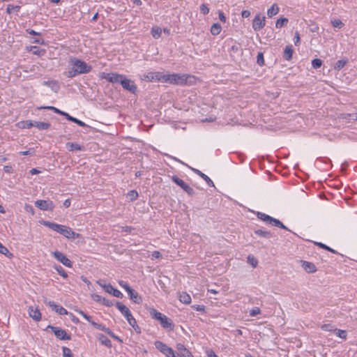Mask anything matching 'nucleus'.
I'll list each match as a JSON object with an SVG mask.
<instances>
[{
  "instance_id": "423d86ee",
  "label": "nucleus",
  "mask_w": 357,
  "mask_h": 357,
  "mask_svg": "<svg viewBox=\"0 0 357 357\" xmlns=\"http://www.w3.org/2000/svg\"><path fill=\"white\" fill-rule=\"evenodd\" d=\"M151 315L153 318L158 320L161 324V326L164 328H172L173 323L172 320L168 318L166 315L162 314L161 312L157 311L156 310L152 308L150 310Z\"/></svg>"
},
{
  "instance_id": "052dcab7",
  "label": "nucleus",
  "mask_w": 357,
  "mask_h": 357,
  "mask_svg": "<svg viewBox=\"0 0 357 357\" xmlns=\"http://www.w3.org/2000/svg\"><path fill=\"white\" fill-rule=\"evenodd\" d=\"M97 283L104 289V290L107 292V287H110V284H106L102 283L101 281H98Z\"/></svg>"
},
{
  "instance_id": "72a5a7b5",
  "label": "nucleus",
  "mask_w": 357,
  "mask_h": 357,
  "mask_svg": "<svg viewBox=\"0 0 357 357\" xmlns=\"http://www.w3.org/2000/svg\"><path fill=\"white\" fill-rule=\"evenodd\" d=\"M53 268L54 270L58 273L59 275H60L63 278H68V274L65 271V270L59 265H54Z\"/></svg>"
},
{
  "instance_id": "c756f323",
  "label": "nucleus",
  "mask_w": 357,
  "mask_h": 357,
  "mask_svg": "<svg viewBox=\"0 0 357 357\" xmlns=\"http://www.w3.org/2000/svg\"><path fill=\"white\" fill-rule=\"evenodd\" d=\"M65 116L66 118L68 120V121H73L75 123H77V125H79V126H82V127H85L86 126V123L75 117H73L71 116H70L68 113H66L65 114Z\"/></svg>"
},
{
  "instance_id": "69168bd1",
  "label": "nucleus",
  "mask_w": 357,
  "mask_h": 357,
  "mask_svg": "<svg viewBox=\"0 0 357 357\" xmlns=\"http://www.w3.org/2000/svg\"><path fill=\"white\" fill-rule=\"evenodd\" d=\"M26 31H27L29 34H31V35H33V36H40V33L36 32V31H34V30H33V29H27V30H26Z\"/></svg>"
},
{
  "instance_id": "1a4fd4ad",
  "label": "nucleus",
  "mask_w": 357,
  "mask_h": 357,
  "mask_svg": "<svg viewBox=\"0 0 357 357\" xmlns=\"http://www.w3.org/2000/svg\"><path fill=\"white\" fill-rule=\"evenodd\" d=\"M119 284L123 289H124L127 291L130 298L133 302H135V303H140L142 302V299L141 296L137 291L132 289L127 282L121 280L119 282Z\"/></svg>"
},
{
  "instance_id": "338daca9",
  "label": "nucleus",
  "mask_w": 357,
  "mask_h": 357,
  "mask_svg": "<svg viewBox=\"0 0 357 357\" xmlns=\"http://www.w3.org/2000/svg\"><path fill=\"white\" fill-rule=\"evenodd\" d=\"M152 257L158 259L161 257V254L159 251H154L152 252Z\"/></svg>"
},
{
  "instance_id": "7c9ffc66",
  "label": "nucleus",
  "mask_w": 357,
  "mask_h": 357,
  "mask_svg": "<svg viewBox=\"0 0 357 357\" xmlns=\"http://www.w3.org/2000/svg\"><path fill=\"white\" fill-rule=\"evenodd\" d=\"M222 27L220 24H219L218 23L213 24L211 27V33L213 36L218 35L220 33Z\"/></svg>"
},
{
  "instance_id": "79ce46f5",
  "label": "nucleus",
  "mask_w": 357,
  "mask_h": 357,
  "mask_svg": "<svg viewBox=\"0 0 357 357\" xmlns=\"http://www.w3.org/2000/svg\"><path fill=\"white\" fill-rule=\"evenodd\" d=\"M255 233L257 235H259L260 236L265 237V238H270L271 236V232H269L268 231L261 230V229H258V230L255 231Z\"/></svg>"
},
{
  "instance_id": "603ef678",
  "label": "nucleus",
  "mask_w": 357,
  "mask_h": 357,
  "mask_svg": "<svg viewBox=\"0 0 357 357\" xmlns=\"http://www.w3.org/2000/svg\"><path fill=\"white\" fill-rule=\"evenodd\" d=\"M257 63L260 66H263L264 64V59L262 53H259L257 55Z\"/></svg>"
},
{
  "instance_id": "a211bd4d",
  "label": "nucleus",
  "mask_w": 357,
  "mask_h": 357,
  "mask_svg": "<svg viewBox=\"0 0 357 357\" xmlns=\"http://www.w3.org/2000/svg\"><path fill=\"white\" fill-rule=\"evenodd\" d=\"M49 327L52 329V332L54 333L57 338L63 340H70V335H68L65 330L54 326Z\"/></svg>"
},
{
  "instance_id": "9d476101",
  "label": "nucleus",
  "mask_w": 357,
  "mask_h": 357,
  "mask_svg": "<svg viewBox=\"0 0 357 357\" xmlns=\"http://www.w3.org/2000/svg\"><path fill=\"white\" fill-rule=\"evenodd\" d=\"M154 345L158 350L167 357H174V350L162 342L158 340L155 341Z\"/></svg>"
},
{
  "instance_id": "4c0bfd02",
  "label": "nucleus",
  "mask_w": 357,
  "mask_h": 357,
  "mask_svg": "<svg viewBox=\"0 0 357 357\" xmlns=\"http://www.w3.org/2000/svg\"><path fill=\"white\" fill-rule=\"evenodd\" d=\"M334 333L339 337H340V338H342L343 340H346L347 339V332H346V331L336 328V329L334 330Z\"/></svg>"
},
{
  "instance_id": "774afa93",
  "label": "nucleus",
  "mask_w": 357,
  "mask_h": 357,
  "mask_svg": "<svg viewBox=\"0 0 357 357\" xmlns=\"http://www.w3.org/2000/svg\"><path fill=\"white\" fill-rule=\"evenodd\" d=\"M71 202L69 199H66L63 202V206L66 208H68L70 206Z\"/></svg>"
},
{
  "instance_id": "13d9d810",
  "label": "nucleus",
  "mask_w": 357,
  "mask_h": 357,
  "mask_svg": "<svg viewBox=\"0 0 357 357\" xmlns=\"http://www.w3.org/2000/svg\"><path fill=\"white\" fill-rule=\"evenodd\" d=\"M294 43H295L296 45L299 44V43H300V36H299L298 32L296 31L295 33V36H294Z\"/></svg>"
},
{
  "instance_id": "49530a36",
  "label": "nucleus",
  "mask_w": 357,
  "mask_h": 357,
  "mask_svg": "<svg viewBox=\"0 0 357 357\" xmlns=\"http://www.w3.org/2000/svg\"><path fill=\"white\" fill-rule=\"evenodd\" d=\"M248 261L254 268H255L258 264L257 260L253 256L249 255L248 257Z\"/></svg>"
},
{
  "instance_id": "de8ad7c7",
  "label": "nucleus",
  "mask_w": 357,
  "mask_h": 357,
  "mask_svg": "<svg viewBox=\"0 0 357 357\" xmlns=\"http://www.w3.org/2000/svg\"><path fill=\"white\" fill-rule=\"evenodd\" d=\"M321 329H322L323 331H330V332H331V331H333V332H334V330L335 329L333 325L329 324H324V325H322V326H321Z\"/></svg>"
},
{
  "instance_id": "7ed1b4c3",
  "label": "nucleus",
  "mask_w": 357,
  "mask_h": 357,
  "mask_svg": "<svg viewBox=\"0 0 357 357\" xmlns=\"http://www.w3.org/2000/svg\"><path fill=\"white\" fill-rule=\"evenodd\" d=\"M193 77L187 74L172 73L165 74L164 83L173 85H186L189 83V79Z\"/></svg>"
},
{
  "instance_id": "cd10ccee",
  "label": "nucleus",
  "mask_w": 357,
  "mask_h": 357,
  "mask_svg": "<svg viewBox=\"0 0 357 357\" xmlns=\"http://www.w3.org/2000/svg\"><path fill=\"white\" fill-rule=\"evenodd\" d=\"M66 146L68 150L70 151L82 150L81 146L77 143L68 142L66 143Z\"/></svg>"
},
{
  "instance_id": "393cba45",
  "label": "nucleus",
  "mask_w": 357,
  "mask_h": 357,
  "mask_svg": "<svg viewBox=\"0 0 357 357\" xmlns=\"http://www.w3.org/2000/svg\"><path fill=\"white\" fill-rule=\"evenodd\" d=\"M194 171L196 174H197L199 176H201L208 183V185H211V186L214 185L213 182L207 175L204 174V173H202L201 171H199L198 169H195Z\"/></svg>"
},
{
  "instance_id": "0e129e2a",
  "label": "nucleus",
  "mask_w": 357,
  "mask_h": 357,
  "mask_svg": "<svg viewBox=\"0 0 357 357\" xmlns=\"http://www.w3.org/2000/svg\"><path fill=\"white\" fill-rule=\"evenodd\" d=\"M250 15V12L249 10H244L241 13V16L243 17L247 18V17H249Z\"/></svg>"
},
{
  "instance_id": "37998d69",
  "label": "nucleus",
  "mask_w": 357,
  "mask_h": 357,
  "mask_svg": "<svg viewBox=\"0 0 357 357\" xmlns=\"http://www.w3.org/2000/svg\"><path fill=\"white\" fill-rule=\"evenodd\" d=\"M288 22L287 18H280L277 20L275 26L276 28H281L282 26H284Z\"/></svg>"
},
{
  "instance_id": "20e7f679",
  "label": "nucleus",
  "mask_w": 357,
  "mask_h": 357,
  "mask_svg": "<svg viewBox=\"0 0 357 357\" xmlns=\"http://www.w3.org/2000/svg\"><path fill=\"white\" fill-rule=\"evenodd\" d=\"M116 308L121 312V314L125 317L128 324L136 331L139 329V326L137 324V321L134 317L132 316L129 308L126 306L124 304L121 302H116Z\"/></svg>"
},
{
  "instance_id": "a18cd8bd",
  "label": "nucleus",
  "mask_w": 357,
  "mask_h": 357,
  "mask_svg": "<svg viewBox=\"0 0 357 357\" xmlns=\"http://www.w3.org/2000/svg\"><path fill=\"white\" fill-rule=\"evenodd\" d=\"M347 61L344 60H338L335 66V68L337 70H340L346 65Z\"/></svg>"
},
{
  "instance_id": "f704fd0d",
  "label": "nucleus",
  "mask_w": 357,
  "mask_h": 357,
  "mask_svg": "<svg viewBox=\"0 0 357 357\" xmlns=\"http://www.w3.org/2000/svg\"><path fill=\"white\" fill-rule=\"evenodd\" d=\"M331 24L334 28H337L339 29H342L344 26V24L340 19L331 20Z\"/></svg>"
},
{
  "instance_id": "4468645a",
  "label": "nucleus",
  "mask_w": 357,
  "mask_h": 357,
  "mask_svg": "<svg viewBox=\"0 0 357 357\" xmlns=\"http://www.w3.org/2000/svg\"><path fill=\"white\" fill-rule=\"evenodd\" d=\"M121 84L124 89L128 90L133 93H135L137 90V87L135 84L134 82L130 79H128L125 75H123V79H122Z\"/></svg>"
},
{
  "instance_id": "e2e57ef3",
  "label": "nucleus",
  "mask_w": 357,
  "mask_h": 357,
  "mask_svg": "<svg viewBox=\"0 0 357 357\" xmlns=\"http://www.w3.org/2000/svg\"><path fill=\"white\" fill-rule=\"evenodd\" d=\"M218 16L220 21H222V22H226V17L225 16L224 13L222 11L220 10L218 12Z\"/></svg>"
},
{
  "instance_id": "4d7b16f0",
  "label": "nucleus",
  "mask_w": 357,
  "mask_h": 357,
  "mask_svg": "<svg viewBox=\"0 0 357 357\" xmlns=\"http://www.w3.org/2000/svg\"><path fill=\"white\" fill-rule=\"evenodd\" d=\"M102 304H103L104 305L107 306V307H110L113 305L112 301H110L105 298H104V299H102Z\"/></svg>"
},
{
  "instance_id": "0eeeda50",
  "label": "nucleus",
  "mask_w": 357,
  "mask_h": 357,
  "mask_svg": "<svg viewBox=\"0 0 357 357\" xmlns=\"http://www.w3.org/2000/svg\"><path fill=\"white\" fill-rule=\"evenodd\" d=\"M257 216L259 219L266 222V224L278 227L286 230H289L288 228L285 225H284L283 223L280 222L279 220L274 218L266 213L257 212Z\"/></svg>"
},
{
  "instance_id": "39448f33",
  "label": "nucleus",
  "mask_w": 357,
  "mask_h": 357,
  "mask_svg": "<svg viewBox=\"0 0 357 357\" xmlns=\"http://www.w3.org/2000/svg\"><path fill=\"white\" fill-rule=\"evenodd\" d=\"M75 310L77 313L81 314L86 320H87L89 322H90L96 328L107 333L109 335H110L113 338L121 342L120 338L119 337H117L116 335H115L108 328H106L102 324H98L96 322L91 321V317L90 316L87 315L86 313H84L82 310H77V309H75Z\"/></svg>"
},
{
  "instance_id": "2f4dec72",
  "label": "nucleus",
  "mask_w": 357,
  "mask_h": 357,
  "mask_svg": "<svg viewBox=\"0 0 357 357\" xmlns=\"http://www.w3.org/2000/svg\"><path fill=\"white\" fill-rule=\"evenodd\" d=\"M0 253L6 256L9 259H12L13 257V254L10 252L6 247H5L2 243H0Z\"/></svg>"
},
{
  "instance_id": "6e6d98bb",
  "label": "nucleus",
  "mask_w": 357,
  "mask_h": 357,
  "mask_svg": "<svg viewBox=\"0 0 357 357\" xmlns=\"http://www.w3.org/2000/svg\"><path fill=\"white\" fill-rule=\"evenodd\" d=\"M24 208H25L26 211L31 213L32 215L34 214V209L32 207V206L26 204L24 206Z\"/></svg>"
},
{
  "instance_id": "3c124183",
  "label": "nucleus",
  "mask_w": 357,
  "mask_h": 357,
  "mask_svg": "<svg viewBox=\"0 0 357 357\" xmlns=\"http://www.w3.org/2000/svg\"><path fill=\"white\" fill-rule=\"evenodd\" d=\"M260 313H261V310L257 307H255L250 310V315L251 317H255L257 314H259Z\"/></svg>"
},
{
  "instance_id": "c9c22d12",
  "label": "nucleus",
  "mask_w": 357,
  "mask_h": 357,
  "mask_svg": "<svg viewBox=\"0 0 357 357\" xmlns=\"http://www.w3.org/2000/svg\"><path fill=\"white\" fill-rule=\"evenodd\" d=\"M99 340L100 341V342L107 346V347H112V342L110 341L109 339H108L106 336H105L104 335H100L99 336Z\"/></svg>"
},
{
  "instance_id": "a878e982",
  "label": "nucleus",
  "mask_w": 357,
  "mask_h": 357,
  "mask_svg": "<svg viewBox=\"0 0 357 357\" xmlns=\"http://www.w3.org/2000/svg\"><path fill=\"white\" fill-rule=\"evenodd\" d=\"M33 126L38 130H47L50 127V124L45 122L33 121Z\"/></svg>"
},
{
  "instance_id": "c85d7f7f",
  "label": "nucleus",
  "mask_w": 357,
  "mask_h": 357,
  "mask_svg": "<svg viewBox=\"0 0 357 357\" xmlns=\"http://www.w3.org/2000/svg\"><path fill=\"white\" fill-rule=\"evenodd\" d=\"M18 126L22 129L33 127V121L31 120L22 121L18 123Z\"/></svg>"
},
{
  "instance_id": "9b49d317",
  "label": "nucleus",
  "mask_w": 357,
  "mask_h": 357,
  "mask_svg": "<svg viewBox=\"0 0 357 357\" xmlns=\"http://www.w3.org/2000/svg\"><path fill=\"white\" fill-rule=\"evenodd\" d=\"M52 256L60 263L68 268L73 267V262L61 252L56 250L52 252Z\"/></svg>"
},
{
  "instance_id": "c03bdc74",
  "label": "nucleus",
  "mask_w": 357,
  "mask_h": 357,
  "mask_svg": "<svg viewBox=\"0 0 357 357\" xmlns=\"http://www.w3.org/2000/svg\"><path fill=\"white\" fill-rule=\"evenodd\" d=\"M321 65L322 61L319 59H314L312 61V66L315 69L320 68Z\"/></svg>"
},
{
  "instance_id": "a19ab883",
  "label": "nucleus",
  "mask_w": 357,
  "mask_h": 357,
  "mask_svg": "<svg viewBox=\"0 0 357 357\" xmlns=\"http://www.w3.org/2000/svg\"><path fill=\"white\" fill-rule=\"evenodd\" d=\"M127 197L130 201H134L138 197V193L136 190H130L128 192Z\"/></svg>"
},
{
  "instance_id": "f3484780",
  "label": "nucleus",
  "mask_w": 357,
  "mask_h": 357,
  "mask_svg": "<svg viewBox=\"0 0 357 357\" xmlns=\"http://www.w3.org/2000/svg\"><path fill=\"white\" fill-rule=\"evenodd\" d=\"M36 207L43 211H52L54 208V205L52 201L47 200H37L35 202Z\"/></svg>"
},
{
  "instance_id": "f257e3e1",
  "label": "nucleus",
  "mask_w": 357,
  "mask_h": 357,
  "mask_svg": "<svg viewBox=\"0 0 357 357\" xmlns=\"http://www.w3.org/2000/svg\"><path fill=\"white\" fill-rule=\"evenodd\" d=\"M69 63L71 68L68 71L67 76L68 77H74L80 74L88 73L91 70V66L75 57L70 58Z\"/></svg>"
},
{
  "instance_id": "bf43d9fd",
  "label": "nucleus",
  "mask_w": 357,
  "mask_h": 357,
  "mask_svg": "<svg viewBox=\"0 0 357 357\" xmlns=\"http://www.w3.org/2000/svg\"><path fill=\"white\" fill-rule=\"evenodd\" d=\"M206 354H207V356L208 357H218L215 354V352L211 350V349H208L206 351Z\"/></svg>"
},
{
  "instance_id": "f8f14e48",
  "label": "nucleus",
  "mask_w": 357,
  "mask_h": 357,
  "mask_svg": "<svg viewBox=\"0 0 357 357\" xmlns=\"http://www.w3.org/2000/svg\"><path fill=\"white\" fill-rule=\"evenodd\" d=\"M172 181L178 186H180L189 195H194V190L186 183H185L182 179L179 178L176 176H172Z\"/></svg>"
},
{
  "instance_id": "09e8293b",
  "label": "nucleus",
  "mask_w": 357,
  "mask_h": 357,
  "mask_svg": "<svg viewBox=\"0 0 357 357\" xmlns=\"http://www.w3.org/2000/svg\"><path fill=\"white\" fill-rule=\"evenodd\" d=\"M91 298L96 301V302H98V303H101L102 302V299H104V298H102L101 296L98 295V294H93L91 295Z\"/></svg>"
},
{
  "instance_id": "4be33fe9",
  "label": "nucleus",
  "mask_w": 357,
  "mask_h": 357,
  "mask_svg": "<svg viewBox=\"0 0 357 357\" xmlns=\"http://www.w3.org/2000/svg\"><path fill=\"white\" fill-rule=\"evenodd\" d=\"M179 301L184 304H190L191 303V297L186 292H181L179 294Z\"/></svg>"
},
{
  "instance_id": "473e14b6",
  "label": "nucleus",
  "mask_w": 357,
  "mask_h": 357,
  "mask_svg": "<svg viewBox=\"0 0 357 357\" xmlns=\"http://www.w3.org/2000/svg\"><path fill=\"white\" fill-rule=\"evenodd\" d=\"M151 35L154 38H159L162 34V29L159 26H153L151 29Z\"/></svg>"
},
{
  "instance_id": "6ab92c4d",
  "label": "nucleus",
  "mask_w": 357,
  "mask_h": 357,
  "mask_svg": "<svg viewBox=\"0 0 357 357\" xmlns=\"http://www.w3.org/2000/svg\"><path fill=\"white\" fill-rule=\"evenodd\" d=\"M28 312L29 317L33 320L38 321L41 319V313L37 307H34L33 306L29 307Z\"/></svg>"
},
{
  "instance_id": "8fccbe9b",
  "label": "nucleus",
  "mask_w": 357,
  "mask_h": 357,
  "mask_svg": "<svg viewBox=\"0 0 357 357\" xmlns=\"http://www.w3.org/2000/svg\"><path fill=\"white\" fill-rule=\"evenodd\" d=\"M63 355L64 357H73L71 350L67 347H63Z\"/></svg>"
},
{
  "instance_id": "5701e85b",
  "label": "nucleus",
  "mask_w": 357,
  "mask_h": 357,
  "mask_svg": "<svg viewBox=\"0 0 357 357\" xmlns=\"http://www.w3.org/2000/svg\"><path fill=\"white\" fill-rule=\"evenodd\" d=\"M107 292L112 294L116 298H122L123 294L118 289H114L112 285L110 287H107Z\"/></svg>"
},
{
  "instance_id": "680f3d73",
  "label": "nucleus",
  "mask_w": 357,
  "mask_h": 357,
  "mask_svg": "<svg viewBox=\"0 0 357 357\" xmlns=\"http://www.w3.org/2000/svg\"><path fill=\"white\" fill-rule=\"evenodd\" d=\"M97 283L104 289V290L107 292V287H110V284H106L102 283L101 281H98Z\"/></svg>"
},
{
  "instance_id": "864d4df0",
  "label": "nucleus",
  "mask_w": 357,
  "mask_h": 357,
  "mask_svg": "<svg viewBox=\"0 0 357 357\" xmlns=\"http://www.w3.org/2000/svg\"><path fill=\"white\" fill-rule=\"evenodd\" d=\"M200 10L204 15H206L209 13V8L206 4H202L200 6Z\"/></svg>"
},
{
  "instance_id": "e433bc0d",
  "label": "nucleus",
  "mask_w": 357,
  "mask_h": 357,
  "mask_svg": "<svg viewBox=\"0 0 357 357\" xmlns=\"http://www.w3.org/2000/svg\"><path fill=\"white\" fill-rule=\"evenodd\" d=\"M20 6H14V5L9 4L7 6L6 13L8 14H10L13 12H17H17L20 11Z\"/></svg>"
},
{
  "instance_id": "bb28decb",
  "label": "nucleus",
  "mask_w": 357,
  "mask_h": 357,
  "mask_svg": "<svg viewBox=\"0 0 357 357\" xmlns=\"http://www.w3.org/2000/svg\"><path fill=\"white\" fill-rule=\"evenodd\" d=\"M279 12V7L277 4L274 3L272 6L268 10L267 15L269 17H272L273 16L277 15Z\"/></svg>"
},
{
  "instance_id": "2eb2a0df",
  "label": "nucleus",
  "mask_w": 357,
  "mask_h": 357,
  "mask_svg": "<svg viewBox=\"0 0 357 357\" xmlns=\"http://www.w3.org/2000/svg\"><path fill=\"white\" fill-rule=\"evenodd\" d=\"M102 77L107 79L109 82L121 84L122 79H123V75L114 73H103Z\"/></svg>"
},
{
  "instance_id": "58836bf2",
  "label": "nucleus",
  "mask_w": 357,
  "mask_h": 357,
  "mask_svg": "<svg viewBox=\"0 0 357 357\" xmlns=\"http://www.w3.org/2000/svg\"><path fill=\"white\" fill-rule=\"evenodd\" d=\"M314 243H315V245H318L319 248L326 250L332 253H334V254L337 253V252L336 250H333V248L328 247V245H326L322 243L315 242Z\"/></svg>"
},
{
  "instance_id": "b1692460",
  "label": "nucleus",
  "mask_w": 357,
  "mask_h": 357,
  "mask_svg": "<svg viewBox=\"0 0 357 357\" xmlns=\"http://www.w3.org/2000/svg\"><path fill=\"white\" fill-rule=\"evenodd\" d=\"M292 54H293V49H292L291 46H290V45L286 46L284 51V56H283L284 59L287 61L291 60L292 58Z\"/></svg>"
},
{
  "instance_id": "aec40b11",
  "label": "nucleus",
  "mask_w": 357,
  "mask_h": 357,
  "mask_svg": "<svg viewBox=\"0 0 357 357\" xmlns=\"http://www.w3.org/2000/svg\"><path fill=\"white\" fill-rule=\"evenodd\" d=\"M301 266L306 272L309 273H313L317 271L315 265L310 261H301Z\"/></svg>"
},
{
  "instance_id": "5fc2aeb1",
  "label": "nucleus",
  "mask_w": 357,
  "mask_h": 357,
  "mask_svg": "<svg viewBox=\"0 0 357 357\" xmlns=\"http://www.w3.org/2000/svg\"><path fill=\"white\" fill-rule=\"evenodd\" d=\"M43 84L44 85H47V86H56L57 88H58V85H57V83L54 81H47V82H43Z\"/></svg>"
},
{
  "instance_id": "f03ea898",
  "label": "nucleus",
  "mask_w": 357,
  "mask_h": 357,
  "mask_svg": "<svg viewBox=\"0 0 357 357\" xmlns=\"http://www.w3.org/2000/svg\"><path fill=\"white\" fill-rule=\"evenodd\" d=\"M43 225L47 227L52 230L59 233L67 238H76L80 236V234L78 233H75L70 227L67 226L59 225L54 222H51L49 221H44Z\"/></svg>"
},
{
  "instance_id": "6e6552de",
  "label": "nucleus",
  "mask_w": 357,
  "mask_h": 357,
  "mask_svg": "<svg viewBox=\"0 0 357 357\" xmlns=\"http://www.w3.org/2000/svg\"><path fill=\"white\" fill-rule=\"evenodd\" d=\"M165 75L161 72H149L142 74L140 78L146 82H160L164 83Z\"/></svg>"
},
{
  "instance_id": "412c9836",
  "label": "nucleus",
  "mask_w": 357,
  "mask_h": 357,
  "mask_svg": "<svg viewBox=\"0 0 357 357\" xmlns=\"http://www.w3.org/2000/svg\"><path fill=\"white\" fill-rule=\"evenodd\" d=\"M176 348L178 351V355H182L185 357H193L191 352L188 350L183 344H177Z\"/></svg>"
},
{
  "instance_id": "ddd939ff",
  "label": "nucleus",
  "mask_w": 357,
  "mask_h": 357,
  "mask_svg": "<svg viewBox=\"0 0 357 357\" xmlns=\"http://www.w3.org/2000/svg\"><path fill=\"white\" fill-rule=\"evenodd\" d=\"M266 24V17L260 14L257 15L252 22V28L255 31L262 29Z\"/></svg>"
},
{
  "instance_id": "dca6fc26",
  "label": "nucleus",
  "mask_w": 357,
  "mask_h": 357,
  "mask_svg": "<svg viewBox=\"0 0 357 357\" xmlns=\"http://www.w3.org/2000/svg\"><path fill=\"white\" fill-rule=\"evenodd\" d=\"M44 302L47 305L50 307L52 310L55 311L59 314L63 315L68 314V311L64 307H63L61 305L56 304L52 301H47L45 299Z\"/></svg>"
},
{
  "instance_id": "ea45409f",
  "label": "nucleus",
  "mask_w": 357,
  "mask_h": 357,
  "mask_svg": "<svg viewBox=\"0 0 357 357\" xmlns=\"http://www.w3.org/2000/svg\"><path fill=\"white\" fill-rule=\"evenodd\" d=\"M30 50H33V54L38 56H43L45 54V50L43 49H39L37 47H31Z\"/></svg>"
}]
</instances>
